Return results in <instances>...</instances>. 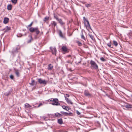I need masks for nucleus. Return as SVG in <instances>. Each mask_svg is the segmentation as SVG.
Here are the masks:
<instances>
[{"instance_id":"nucleus-31","label":"nucleus","mask_w":132,"mask_h":132,"mask_svg":"<svg viewBox=\"0 0 132 132\" xmlns=\"http://www.w3.org/2000/svg\"><path fill=\"white\" fill-rule=\"evenodd\" d=\"M89 36L90 38L93 40H94V37L92 35L90 34L89 35Z\"/></svg>"},{"instance_id":"nucleus-7","label":"nucleus","mask_w":132,"mask_h":132,"mask_svg":"<svg viewBox=\"0 0 132 132\" xmlns=\"http://www.w3.org/2000/svg\"><path fill=\"white\" fill-rule=\"evenodd\" d=\"M84 94L85 96L89 97H90L92 96V95L87 90H85L84 91Z\"/></svg>"},{"instance_id":"nucleus-47","label":"nucleus","mask_w":132,"mask_h":132,"mask_svg":"<svg viewBox=\"0 0 132 132\" xmlns=\"http://www.w3.org/2000/svg\"><path fill=\"white\" fill-rule=\"evenodd\" d=\"M81 2L83 4H85L86 3V2H81Z\"/></svg>"},{"instance_id":"nucleus-50","label":"nucleus","mask_w":132,"mask_h":132,"mask_svg":"<svg viewBox=\"0 0 132 132\" xmlns=\"http://www.w3.org/2000/svg\"><path fill=\"white\" fill-rule=\"evenodd\" d=\"M26 35V34H25V35Z\"/></svg>"},{"instance_id":"nucleus-44","label":"nucleus","mask_w":132,"mask_h":132,"mask_svg":"<svg viewBox=\"0 0 132 132\" xmlns=\"http://www.w3.org/2000/svg\"><path fill=\"white\" fill-rule=\"evenodd\" d=\"M76 113L78 115H80V113L78 110L76 111Z\"/></svg>"},{"instance_id":"nucleus-11","label":"nucleus","mask_w":132,"mask_h":132,"mask_svg":"<svg viewBox=\"0 0 132 132\" xmlns=\"http://www.w3.org/2000/svg\"><path fill=\"white\" fill-rule=\"evenodd\" d=\"M65 100L68 103L70 104H73V103L72 102L69 98L66 97L65 96Z\"/></svg>"},{"instance_id":"nucleus-5","label":"nucleus","mask_w":132,"mask_h":132,"mask_svg":"<svg viewBox=\"0 0 132 132\" xmlns=\"http://www.w3.org/2000/svg\"><path fill=\"white\" fill-rule=\"evenodd\" d=\"M38 82L40 84L45 85L47 84V82L45 80H43L41 78H39L38 79Z\"/></svg>"},{"instance_id":"nucleus-48","label":"nucleus","mask_w":132,"mask_h":132,"mask_svg":"<svg viewBox=\"0 0 132 132\" xmlns=\"http://www.w3.org/2000/svg\"><path fill=\"white\" fill-rule=\"evenodd\" d=\"M68 56L69 57H71V56L70 55H69Z\"/></svg>"},{"instance_id":"nucleus-49","label":"nucleus","mask_w":132,"mask_h":132,"mask_svg":"<svg viewBox=\"0 0 132 132\" xmlns=\"http://www.w3.org/2000/svg\"><path fill=\"white\" fill-rule=\"evenodd\" d=\"M106 96H108V94H106Z\"/></svg>"},{"instance_id":"nucleus-21","label":"nucleus","mask_w":132,"mask_h":132,"mask_svg":"<svg viewBox=\"0 0 132 132\" xmlns=\"http://www.w3.org/2000/svg\"><path fill=\"white\" fill-rule=\"evenodd\" d=\"M62 107L63 109H65L67 111H68L69 109V108L68 107L66 106L65 105L62 106Z\"/></svg>"},{"instance_id":"nucleus-34","label":"nucleus","mask_w":132,"mask_h":132,"mask_svg":"<svg viewBox=\"0 0 132 132\" xmlns=\"http://www.w3.org/2000/svg\"><path fill=\"white\" fill-rule=\"evenodd\" d=\"M33 23V22H32L29 25H28V27H27V28H28V27H30L32 25Z\"/></svg>"},{"instance_id":"nucleus-1","label":"nucleus","mask_w":132,"mask_h":132,"mask_svg":"<svg viewBox=\"0 0 132 132\" xmlns=\"http://www.w3.org/2000/svg\"><path fill=\"white\" fill-rule=\"evenodd\" d=\"M48 102H53V103H51V104L54 105H60V104L59 102V100L57 98H51L47 101Z\"/></svg>"},{"instance_id":"nucleus-23","label":"nucleus","mask_w":132,"mask_h":132,"mask_svg":"<svg viewBox=\"0 0 132 132\" xmlns=\"http://www.w3.org/2000/svg\"><path fill=\"white\" fill-rule=\"evenodd\" d=\"M25 107L27 108H29L31 107V106L28 103H26L25 104Z\"/></svg>"},{"instance_id":"nucleus-27","label":"nucleus","mask_w":132,"mask_h":132,"mask_svg":"<svg viewBox=\"0 0 132 132\" xmlns=\"http://www.w3.org/2000/svg\"><path fill=\"white\" fill-rule=\"evenodd\" d=\"M113 44L116 46H117L118 45L117 42L115 40L113 41Z\"/></svg>"},{"instance_id":"nucleus-28","label":"nucleus","mask_w":132,"mask_h":132,"mask_svg":"<svg viewBox=\"0 0 132 132\" xmlns=\"http://www.w3.org/2000/svg\"><path fill=\"white\" fill-rule=\"evenodd\" d=\"M76 42L79 46H81L82 45V43L79 41H77Z\"/></svg>"},{"instance_id":"nucleus-40","label":"nucleus","mask_w":132,"mask_h":132,"mask_svg":"<svg viewBox=\"0 0 132 132\" xmlns=\"http://www.w3.org/2000/svg\"><path fill=\"white\" fill-rule=\"evenodd\" d=\"M10 94V92H8V93H6L4 94L6 96H8Z\"/></svg>"},{"instance_id":"nucleus-18","label":"nucleus","mask_w":132,"mask_h":132,"mask_svg":"<svg viewBox=\"0 0 132 132\" xmlns=\"http://www.w3.org/2000/svg\"><path fill=\"white\" fill-rule=\"evenodd\" d=\"M15 73L17 77H19L20 76V74L19 72V70H15Z\"/></svg>"},{"instance_id":"nucleus-17","label":"nucleus","mask_w":132,"mask_h":132,"mask_svg":"<svg viewBox=\"0 0 132 132\" xmlns=\"http://www.w3.org/2000/svg\"><path fill=\"white\" fill-rule=\"evenodd\" d=\"M59 34L60 36L62 38H64V37L63 35L62 32V31H61V30H59Z\"/></svg>"},{"instance_id":"nucleus-2","label":"nucleus","mask_w":132,"mask_h":132,"mask_svg":"<svg viewBox=\"0 0 132 132\" xmlns=\"http://www.w3.org/2000/svg\"><path fill=\"white\" fill-rule=\"evenodd\" d=\"M29 30L30 32L33 33L35 32L36 35H38L40 33V31L38 30V27L35 28L31 27L29 29Z\"/></svg>"},{"instance_id":"nucleus-19","label":"nucleus","mask_w":132,"mask_h":132,"mask_svg":"<svg viewBox=\"0 0 132 132\" xmlns=\"http://www.w3.org/2000/svg\"><path fill=\"white\" fill-rule=\"evenodd\" d=\"M29 37H30V39L29 40L27 41V43H30L31 42V41L33 40V39L31 36H29Z\"/></svg>"},{"instance_id":"nucleus-9","label":"nucleus","mask_w":132,"mask_h":132,"mask_svg":"<svg viewBox=\"0 0 132 132\" xmlns=\"http://www.w3.org/2000/svg\"><path fill=\"white\" fill-rule=\"evenodd\" d=\"M9 20V19L8 18L5 17L4 19L3 23H4L6 24L8 23Z\"/></svg>"},{"instance_id":"nucleus-6","label":"nucleus","mask_w":132,"mask_h":132,"mask_svg":"<svg viewBox=\"0 0 132 132\" xmlns=\"http://www.w3.org/2000/svg\"><path fill=\"white\" fill-rule=\"evenodd\" d=\"M50 48L52 53L53 54L55 55L56 52V50L55 47H50Z\"/></svg>"},{"instance_id":"nucleus-46","label":"nucleus","mask_w":132,"mask_h":132,"mask_svg":"<svg viewBox=\"0 0 132 132\" xmlns=\"http://www.w3.org/2000/svg\"><path fill=\"white\" fill-rule=\"evenodd\" d=\"M83 19H84V21H86V20H87V19H86V18H85V17H83Z\"/></svg>"},{"instance_id":"nucleus-8","label":"nucleus","mask_w":132,"mask_h":132,"mask_svg":"<svg viewBox=\"0 0 132 132\" xmlns=\"http://www.w3.org/2000/svg\"><path fill=\"white\" fill-rule=\"evenodd\" d=\"M62 50L65 52H68V49L65 46H63L62 48Z\"/></svg>"},{"instance_id":"nucleus-14","label":"nucleus","mask_w":132,"mask_h":132,"mask_svg":"<svg viewBox=\"0 0 132 132\" xmlns=\"http://www.w3.org/2000/svg\"><path fill=\"white\" fill-rule=\"evenodd\" d=\"M58 123L60 125H61L63 123L62 119V118L59 119L57 120Z\"/></svg>"},{"instance_id":"nucleus-22","label":"nucleus","mask_w":132,"mask_h":132,"mask_svg":"<svg viewBox=\"0 0 132 132\" xmlns=\"http://www.w3.org/2000/svg\"><path fill=\"white\" fill-rule=\"evenodd\" d=\"M55 115L56 117H60L62 116V115L61 114L58 113H56L55 114Z\"/></svg>"},{"instance_id":"nucleus-12","label":"nucleus","mask_w":132,"mask_h":132,"mask_svg":"<svg viewBox=\"0 0 132 132\" xmlns=\"http://www.w3.org/2000/svg\"><path fill=\"white\" fill-rule=\"evenodd\" d=\"M61 25H63L65 24V23L63 22L61 19H59L57 20Z\"/></svg>"},{"instance_id":"nucleus-33","label":"nucleus","mask_w":132,"mask_h":132,"mask_svg":"<svg viewBox=\"0 0 132 132\" xmlns=\"http://www.w3.org/2000/svg\"><path fill=\"white\" fill-rule=\"evenodd\" d=\"M72 113L71 112H70L69 113H67L66 112L65 113V116H68L69 115H70Z\"/></svg>"},{"instance_id":"nucleus-25","label":"nucleus","mask_w":132,"mask_h":132,"mask_svg":"<svg viewBox=\"0 0 132 132\" xmlns=\"http://www.w3.org/2000/svg\"><path fill=\"white\" fill-rule=\"evenodd\" d=\"M85 26L86 27L87 29L88 30H89V29H91L90 25H89V27L88 25V24H85Z\"/></svg>"},{"instance_id":"nucleus-39","label":"nucleus","mask_w":132,"mask_h":132,"mask_svg":"<svg viewBox=\"0 0 132 132\" xmlns=\"http://www.w3.org/2000/svg\"><path fill=\"white\" fill-rule=\"evenodd\" d=\"M43 105V104L42 103H40L38 105V106L37 107L39 108L40 106H42Z\"/></svg>"},{"instance_id":"nucleus-42","label":"nucleus","mask_w":132,"mask_h":132,"mask_svg":"<svg viewBox=\"0 0 132 132\" xmlns=\"http://www.w3.org/2000/svg\"><path fill=\"white\" fill-rule=\"evenodd\" d=\"M86 21L87 23V24H88V26L89 27L90 24H89V22L88 21V20H86Z\"/></svg>"},{"instance_id":"nucleus-16","label":"nucleus","mask_w":132,"mask_h":132,"mask_svg":"<svg viewBox=\"0 0 132 132\" xmlns=\"http://www.w3.org/2000/svg\"><path fill=\"white\" fill-rule=\"evenodd\" d=\"M10 29V28L7 26L4 29V31L5 32L8 31Z\"/></svg>"},{"instance_id":"nucleus-32","label":"nucleus","mask_w":132,"mask_h":132,"mask_svg":"<svg viewBox=\"0 0 132 132\" xmlns=\"http://www.w3.org/2000/svg\"><path fill=\"white\" fill-rule=\"evenodd\" d=\"M17 0H11V1L12 3L14 4H16L17 2Z\"/></svg>"},{"instance_id":"nucleus-35","label":"nucleus","mask_w":132,"mask_h":132,"mask_svg":"<svg viewBox=\"0 0 132 132\" xmlns=\"http://www.w3.org/2000/svg\"><path fill=\"white\" fill-rule=\"evenodd\" d=\"M100 60L103 61H105L106 60L103 57H102L100 58Z\"/></svg>"},{"instance_id":"nucleus-26","label":"nucleus","mask_w":132,"mask_h":132,"mask_svg":"<svg viewBox=\"0 0 132 132\" xmlns=\"http://www.w3.org/2000/svg\"><path fill=\"white\" fill-rule=\"evenodd\" d=\"M92 4H85V6L87 8L90 7L91 6Z\"/></svg>"},{"instance_id":"nucleus-45","label":"nucleus","mask_w":132,"mask_h":132,"mask_svg":"<svg viewBox=\"0 0 132 132\" xmlns=\"http://www.w3.org/2000/svg\"><path fill=\"white\" fill-rule=\"evenodd\" d=\"M61 113L62 114H64V115H65V113H66V112H63V111L61 112Z\"/></svg>"},{"instance_id":"nucleus-24","label":"nucleus","mask_w":132,"mask_h":132,"mask_svg":"<svg viewBox=\"0 0 132 132\" xmlns=\"http://www.w3.org/2000/svg\"><path fill=\"white\" fill-rule=\"evenodd\" d=\"M51 24L52 25H53L54 27H55L56 26L57 23L55 21H53L51 23Z\"/></svg>"},{"instance_id":"nucleus-13","label":"nucleus","mask_w":132,"mask_h":132,"mask_svg":"<svg viewBox=\"0 0 132 132\" xmlns=\"http://www.w3.org/2000/svg\"><path fill=\"white\" fill-rule=\"evenodd\" d=\"M53 68V66L51 64H49L48 65V69L49 70H51Z\"/></svg>"},{"instance_id":"nucleus-29","label":"nucleus","mask_w":132,"mask_h":132,"mask_svg":"<svg viewBox=\"0 0 132 132\" xmlns=\"http://www.w3.org/2000/svg\"><path fill=\"white\" fill-rule=\"evenodd\" d=\"M48 19H49L48 17L46 16L44 18V19L43 20V21H44L45 22L46 21L48 20Z\"/></svg>"},{"instance_id":"nucleus-37","label":"nucleus","mask_w":132,"mask_h":132,"mask_svg":"<svg viewBox=\"0 0 132 132\" xmlns=\"http://www.w3.org/2000/svg\"><path fill=\"white\" fill-rule=\"evenodd\" d=\"M10 77L12 79H13L14 78V76L12 75H11L10 76Z\"/></svg>"},{"instance_id":"nucleus-43","label":"nucleus","mask_w":132,"mask_h":132,"mask_svg":"<svg viewBox=\"0 0 132 132\" xmlns=\"http://www.w3.org/2000/svg\"><path fill=\"white\" fill-rule=\"evenodd\" d=\"M65 96L66 97H69L70 95L68 94H66L65 95Z\"/></svg>"},{"instance_id":"nucleus-38","label":"nucleus","mask_w":132,"mask_h":132,"mask_svg":"<svg viewBox=\"0 0 132 132\" xmlns=\"http://www.w3.org/2000/svg\"><path fill=\"white\" fill-rule=\"evenodd\" d=\"M107 45L109 47H111V43L110 42V43H109L107 44Z\"/></svg>"},{"instance_id":"nucleus-30","label":"nucleus","mask_w":132,"mask_h":132,"mask_svg":"<svg viewBox=\"0 0 132 132\" xmlns=\"http://www.w3.org/2000/svg\"><path fill=\"white\" fill-rule=\"evenodd\" d=\"M81 38L82 39H84V40H85V38L84 37V35L83 34L82 32L81 34Z\"/></svg>"},{"instance_id":"nucleus-41","label":"nucleus","mask_w":132,"mask_h":132,"mask_svg":"<svg viewBox=\"0 0 132 132\" xmlns=\"http://www.w3.org/2000/svg\"><path fill=\"white\" fill-rule=\"evenodd\" d=\"M43 118L45 120H47V117H43Z\"/></svg>"},{"instance_id":"nucleus-3","label":"nucleus","mask_w":132,"mask_h":132,"mask_svg":"<svg viewBox=\"0 0 132 132\" xmlns=\"http://www.w3.org/2000/svg\"><path fill=\"white\" fill-rule=\"evenodd\" d=\"M20 49V47L19 46H17L14 47L12 51V54H14L15 53H17Z\"/></svg>"},{"instance_id":"nucleus-15","label":"nucleus","mask_w":132,"mask_h":132,"mask_svg":"<svg viewBox=\"0 0 132 132\" xmlns=\"http://www.w3.org/2000/svg\"><path fill=\"white\" fill-rule=\"evenodd\" d=\"M29 84L32 86L36 85V82H35L34 80H32L31 83H29Z\"/></svg>"},{"instance_id":"nucleus-4","label":"nucleus","mask_w":132,"mask_h":132,"mask_svg":"<svg viewBox=\"0 0 132 132\" xmlns=\"http://www.w3.org/2000/svg\"><path fill=\"white\" fill-rule=\"evenodd\" d=\"M90 63L91 65L92 68L95 69H97L98 68V65L94 61L91 60Z\"/></svg>"},{"instance_id":"nucleus-20","label":"nucleus","mask_w":132,"mask_h":132,"mask_svg":"<svg viewBox=\"0 0 132 132\" xmlns=\"http://www.w3.org/2000/svg\"><path fill=\"white\" fill-rule=\"evenodd\" d=\"M12 5L11 4H9L7 6V9L8 10H10L12 9Z\"/></svg>"},{"instance_id":"nucleus-36","label":"nucleus","mask_w":132,"mask_h":132,"mask_svg":"<svg viewBox=\"0 0 132 132\" xmlns=\"http://www.w3.org/2000/svg\"><path fill=\"white\" fill-rule=\"evenodd\" d=\"M54 17L57 20H58L59 19H58L57 15H54Z\"/></svg>"},{"instance_id":"nucleus-10","label":"nucleus","mask_w":132,"mask_h":132,"mask_svg":"<svg viewBox=\"0 0 132 132\" xmlns=\"http://www.w3.org/2000/svg\"><path fill=\"white\" fill-rule=\"evenodd\" d=\"M125 107L127 108H132V105L128 103H126L124 105Z\"/></svg>"}]
</instances>
